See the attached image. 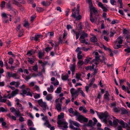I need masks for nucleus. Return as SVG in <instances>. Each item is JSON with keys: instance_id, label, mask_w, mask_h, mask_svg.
Wrapping results in <instances>:
<instances>
[{"instance_id": "f257e3e1", "label": "nucleus", "mask_w": 130, "mask_h": 130, "mask_svg": "<svg viewBox=\"0 0 130 130\" xmlns=\"http://www.w3.org/2000/svg\"><path fill=\"white\" fill-rule=\"evenodd\" d=\"M58 126L63 130H67L68 123L64 120H58L57 122Z\"/></svg>"}, {"instance_id": "f03ea898", "label": "nucleus", "mask_w": 130, "mask_h": 130, "mask_svg": "<svg viewBox=\"0 0 130 130\" xmlns=\"http://www.w3.org/2000/svg\"><path fill=\"white\" fill-rule=\"evenodd\" d=\"M93 53L95 54V58L94 59H93L90 62V64H91L94 63L96 65L99 64L100 56L99 55V53L98 52H94Z\"/></svg>"}, {"instance_id": "7ed1b4c3", "label": "nucleus", "mask_w": 130, "mask_h": 130, "mask_svg": "<svg viewBox=\"0 0 130 130\" xmlns=\"http://www.w3.org/2000/svg\"><path fill=\"white\" fill-rule=\"evenodd\" d=\"M87 34L85 33L84 31H83L82 32V34L80 36L79 39V40L80 42L83 43H85L86 44H87L88 43L86 41L85 38L87 37Z\"/></svg>"}, {"instance_id": "20e7f679", "label": "nucleus", "mask_w": 130, "mask_h": 130, "mask_svg": "<svg viewBox=\"0 0 130 130\" xmlns=\"http://www.w3.org/2000/svg\"><path fill=\"white\" fill-rule=\"evenodd\" d=\"M80 88H79L78 90H75L74 88H72L70 90L72 97H74L76 98L78 95L79 89H80Z\"/></svg>"}, {"instance_id": "39448f33", "label": "nucleus", "mask_w": 130, "mask_h": 130, "mask_svg": "<svg viewBox=\"0 0 130 130\" xmlns=\"http://www.w3.org/2000/svg\"><path fill=\"white\" fill-rule=\"evenodd\" d=\"M38 103L40 106L43 108L44 110H46L47 109H48V107L47 106L46 103L45 102H43L42 99L39 100Z\"/></svg>"}, {"instance_id": "423d86ee", "label": "nucleus", "mask_w": 130, "mask_h": 130, "mask_svg": "<svg viewBox=\"0 0 130 130\" xmlns=\"http://www.w3.org/2000/svg\"><path fill=\"white\" fill-rule=\"evenodd\" d=\"M6 76L9 78L13 77L15 79H18L19 77L17 76L16 73H11L9 72H7Z\"/></svg>"}, {"instance_id": "0eeeda50", "label": "nucleus", "mask_w": 130, "mask_h": 130, "mask_svg": "<svg viewBox=\"0 0 130 130\" xmlns=\"http://www.w3.org/2000/svg\"><path fill=\"white\" fill-rule=\"evenodd\" d=\"M77 120L80 122L82 123L83 122H87L88 121V118L85 117L82 115H79L77 117Z\"/></svg>"}, {"instance_id": "6e6552de", "label": "nucleus", "mask_w": 130, "mask_h": 130, "mask_svg": "<svg viewBox=\"0 0 130 130\" xmlns=\"http://www.w3.org/2000/svg\"><path fill=\"white\" fill-rule=\"evenodd\" d=\"M70 124L69 127L71 129L73 128L74 127L73 125L77 127H79L80 126V125L79 123L75 121L70 120Z\"/></svg>"}, {"instance_id": "1a4fd4ad", "label": "nucleus", "mask_w": 130, "mask_h": 130, "mask_svg": "<svg viewBox=\"0 0 130 130\" xmlns=\"http://www.w3.org/2000/svg\"><path fill=\"white\" fill-rule=\"evenodd\" d=\"M119 124L121 125H120L122 128H126L129 127L128 124L121 119L120 120Z\"/></svg>"}, {"instance_id": "9d476101", "label": "nucleus", "mask_w": 130, "mask_h": 130, "mask_svg": "<svg viewBox=\"0 0 130 130\" xmlns=\"http://www.w3.org/2000/svg\"><path fill=\"white\" fill-rule=\"evenodd\" d=\"M99 117L100 119H102L103 121L106 123H107V118L108 116V115L106 114L103 113L100 115H99Z\"/></svg>"}, {"instance_id": "9b49d317", "label": "nucleus", "mask_w": 130, "mask_h": 130, "mask_svg": "<svg viewBox=\"0 0 130 130\" xmlns=\"http://www.w3.org/2000/svg\"><path fill=\"white\" fill-rule=\"evenodd\" d=\"M79 15V11L78 10H75V8H74L72 10V14L71 16L74 18H75L76 17Z\"/></svg>"}, {"instance_id": "f8f14e48", "label": "nucleus", "mask_w": 130, "mask_h": 130, "mask_svg": "<svg viewBox=\"0 0 130 130\" xmlns=\"http://www.w3.org/2000/svg\"><path fill=\"white\" fill-rule=\"evenodd\" d=\"M44 125L46 126L47 127L50 128L51 130H54L55 128L54 126L51 127V125L49 123L48 120H47L43 124Z\"/></svg>"}, {"instance_id": "ddd939ff", "label": "nucleus", "mask_w": 130, "mask_h": 130, "mask_svg": "<svg viewBox=\"0 0 130 130\" xmlns=\"http://www.w3.org/2000/svg\"><path fill=\"white\" fill-rule=\"evenodd\" d=\"M98 5L99 7L102 9L103 11L106 12L107 10H108L106 7L105 6L101 3L99 2Z\"/></svg>"}, {"instance_id": "4468645a", "label": "nucleus", "mask_w": 130, "mask_h": 130, "mask_svg": "<svg viewBox=\"0 0 130 130\" xmlns=\"http://www.w3.org/2000/svg\"><path fill=\"white\" fill-rule=\"evenodd\" d=\"M17 107L18 108V110H20L21 112H23L24 109V107L22 106V104L19 103H17Z\"/></svg>"}, {"instance_id": "2eb2a0df", "label": "nucleus", "mask_w": 130, "mask_h": 130, "mask_svg": "<svg viewBox=\"0 0 130 130\" xmlns=\"http://www.w3.org/2000/svg\"><path fill=\"white\" fill-rule=\"evenodd\" d=\"M91 35L92 37L91 38L90 40L91 42L95 43L97 42V39L96 37L92 34H91Z\"/></svg>"}, {"instance_id": "dca6fc26", "label": "nucleus", "mask_w": 130, "mask_h": 130, "mask_svg": "<svg viewBox=\"0 0 130 130\" xmlns=\"http://www.w3.org/2000/svg\"><path fill=\"white\" fill-rule=\"evenodd\" d=\"M121 111V113L122 114H128L130 113V112L126 110L125 108H121L120 111Z\"/></svg>"}, {"instance_id": "f3484780", "label": "nucleus", "mask_w": 130, "mask_h": 130, "mask_svg": "<svg viewBox=\"0 0 130 130\" xmlns=\"http://www.w3.org/2000/svg\"><path fill=\"white\" fill-rule=\"evenodd\" d=\"M9 96V95L8 94L7 95H4L3 97L0 100V102L3 103L5 102L7 100V99L8 98V97Z\"/></svg>"}, {"instance_id": "a211bd4d", "label": "nucleus", "mask_w": 130, "mask_h": 130, "mask_svg": "<svg viewBox=\"0 0 130 130\" xmlns=\"http://www.w3.org/2000/svg\"><path fill=\"white\" fill-rule=\"evenodd\" d=\"M75 63L73 64H71L70 66V69L72 73V74L73 75L75 72Z\"/></svg>"}, {"instance_id": "6ab92c4d", "label": "nucleus", "mask_w": 130, "mask_h": 130, "mask_svg": "<svg viewBox=\"0 0 130 130\" xmlns=\"http://www.w3.org/2000/svg\"><path fill=\"white\" fill-rule=\"evenodd\" d=\"M7 115L12 120L15 121L17 120L16 117L12 115L11 113L8 114Z\"/></svg>"}, {"instance_id": "aec40b11", "label": "nucleus", "mask_w": 130, "mask_h": 130, "mask_svg": "<svg viewBox=\"0 0 130 130\" xmlns=\"http://www.w3.org/2000/svg\"><path fill=\"white\" fill-rule=\"evenodd\" d=\"M72 31L73 33V35L75 34L76 36V39H77L79 38L80 35V32H76L74 29L72 30Z\"/></svg>"}, {"instance_id": "412c9836", "label": "nucleus", "mask_w": 130, "mask_h": 130, "mask_svg": "<svg viewBox=\"0 0 130 130\" xmlns=\"http://www.w3.org/2000/svg\"><path fill=\"white\" fill-rule=\"evenodd\" d=\"M112 118L113 119V123L114 125H117L118 123H119L120 121V120L116 119L114 116H112Z\"/></svg>"}, {"instance_id": "4be33fe9", "label": "nucleus", "mask_w": 130, "mask_h": 130, "mask_svg": "<svg viewBox=\"0 0 130 130\" xmlns=\"http://www.w3.org/2000/svg\"><path fill=\"white\" fill-rule=\"evenodd\" d=\"M61 103H58L57 104L56 106V108L58 112L61 111Z\"/></svg>"}, {"instance_id": "5701e85b", "label": "nucleus", "mask_w": 130, "mask_h": 130, "mask_svg": "<svg viewBox=\"0 0 130 130\" xmlns=\"http://www.w3.org/2000/svg\"><path fill=\"white\" fill-rule=\"evenodd\" d=\"M109 93L108 91H106V94H104V99H106L107 101H108L109 100Z\"/></svg>"}, {"instance_id": "b1692460", "label": "nucleus", "mask_w": 130, "mask_h": 130, "mask_svg": "<svg viewBox=\"0 0 130 130\" xmlns=\"http://www.w3.org/2000/svg\"><path fill=\"white\" fill-rule=\"evenodd\" d=\"M84 60V64H87L90 61V60L92 59V57H87Z\"/></svg>"}, {"instance_id": "393cba45", "label": "nucleus", "mask_w": 130, "mask_h": 130, "mask_svg": "<svg viewBox=\"0 0 130 130\" xmlns=\"http://www.w3.org/2000/svg\"><path fill=\"white\" fill-rule=\"evenodd\" d=\"M42 4L45 6H48L51 4V3L48 1H43L41 2Z\"/></svg>"}, {"instance_id": "a878e982", "label": "nucleus", "mask_w": 130, "mask_h": 130, "mask_svg": "<svg viewBox=\"0 0 130 130\" xmlns=\"http://www.w3.org/2000/svg\"><path fill=\"white\" fill-rule=\"evenodd\" d=\"M101 19L99 16H98L97 17H96V19L95 20V22H96V23L98 25H99L100 22H101L102 23H104V21H101Z\"/></svg>"}, {"instance_id": "bb28decb", "label": "nucleus", "mask_w": 130, "mask_h": 130, "mask_svg": "<svg viewBox=\"0 0 130 130\" xmlns=\"http://www.w3.org/2000/svg\"><path fill=\"white\" fill-rule=\"evenodd\" d=\"M113 111L116 112H119L120 111L121 108L114 106L112 107Z\"/></svg>"}, {"instance_id": "cd10ccee", "label": "nucleus", "mask_w": 130, "mask_h": 130, "mask_svg": "<svg viewBox=\"0 0 130 130\" xmlns=\"http://www.w3.org/2000/svg\"><path fill=\"white\" fill-rule=\"evenodd\" d=\"M20 111L19 110H16L14 112V115L16 117H20L22 115Z\"/></svg>"}, {"instance_id": "c85d7f7f", "label": "nucleus", "mask_w": 130, "mask_h": 130, "mask_svg": "<svg viewBox=\"0 0 130 130\" xmlns=\"http://www.w3.org/2000/svg\"><path fill=\"white\" fill-rule=\"evenodd\" d=\"M53 98V96L51 94H49L46 96L45 97L46 99L48 101H51Z\"/></svg>"}, {"instance_id": "c756f323", "label": "nucleus", "mask_w": 130, "mask_h": 130, "mask_svg": "<svg viewBox=\"0 0 130 130\" xmlns=\"http://www.w3.org/2000/svg\"><path fill=\"white\" fill-rule=\"evenodd\" d=\"M45 53L44 52H42L40 51H39L38 54V57L40 59H41L42 57L44 56Z\"/></svg>"}, {"instance_id": "7c9ffc66", "label": "nucleus", "mask_w": 130, "mask_h": 130, "mask_svg": "<svg viewBox=\"0 0 130 130\" xmlns=\"http://www.w3.org/2000/svg\"><path fill=\"white\" fill-rule=\"evenodd\" d=\"M35 59L34 57L33 58H28V61L31 64H32L34 62Z\"/></svg>"}, {"instance_id": "2f4dec72", "label": "nucleus", "mask_w": 130, "mask_h": 130, "mask_svg": "<svg viewBox=\"0 0 130 130\" xmlns=\"http://www.w3.org/2000/svg\"><path fill=\"white\" fill-rule=\"evenodd\" d=\"M47 90L48 92L50 93H52L54 91L53 86L52 85L50 86V87L48 88L47 89Z\"/></svg>"}, {"instance_id": "473e14b6", "label": "nucleus", "mask_w": 130, "mask_h": 130, "mask_svg": "<svg viewBox=\"0 0 130 130\" xmlns=\"http://www.w3.org/2000/svg\"><path fill=\"white\" fill-rule=\"evenodd\" d=\"M69 75L68 74H66L65 75H61V78L62 79L64 80H67L69 77Z\"/></svg>"}, {"instance_id": "72a5a7b5", "label": "nucleus", "mask_w": 130, "mask_h": 130, "mask_svg": "<svg viewBox=\"0 0 130 130\" xmlns=\"http://www.w3.org/2000/svg\"><path fill=\"white\" fill-rule=\"evenodd\" d=\"M123 38V37L120 36L118 37L117 39V41L118 43L122 44V43Z\"/></svg>"}, {"instance_id": "f704fd0d", "label": "nucleus", "mask_w": 130, "mask_h": 130, "mask_svg": "<svg viewBox=\"0 0 130 130\" xmlns=\"http://www.w3.org/2000/svg\"><path fill=\"white\" fill-rule=\"evenodd\" d=\"M19 90L18 89H16L15 90L12 91L11 93V94L13 96H15L17 94H18L19 92Z\"/></svg>"}, {"instance_id": "c9c22d12", "label": "nucleus", "mask_w": 130, "mask_h": 130, "mask_svg": "<svg viewBox=\"0 0 130 130\" xmlns=\"http://www.w3.org/2000/svg\"><path fill=\"white\" fill-rule=\"evenodd\" d=\"M27 91V93L26 94L27 95L30 96H32V94L33 93L32 92H30V89L28 88H27L26 89Z\"/></svg>"}, {"instance_id": "e433bc0d", "label": "nucleus", "mask_w": 130, "mask_h": 130, "mask_svg": "<svg viewBox=\"0 0 130 130\" xmlns=\"http://www.w3.org/2000/svg\"><path fill=\"white\" fill-rule=\"evenodd\" d=\"M92 86V85L89 84L88 85L85 87V91L87 93H88L89 91L90 90L89 89V88L91 87Z\"/></svg>"}, {"instance_id": "4c0bfd02", "label": "nucleus", "mask_w": 130, "mask_h": 130, "mask_svg": "<svg viewBox=\"0 0 130 130\" xmlns=\"http://www.w3.org/2000/svg\"><path fill=\"white\" fill-rule=\"evenodd\" d=\"M84 64V62L83 60H79L77 63L78 66L79 67H80L81 66L83 65Z\"/></svg>"}, {"instance_id": "58836bf2", "label": "nucleus", "mask_w": 130, "mask_h": 130, "mask_svg": "<svg viewBox=\"0 0 130 130\" xmlns=\"http://www.w3.org/2000/svg\"><path fill=\"white\" fill-rule=\"evenodd\" d=\"M15 2V4H16L19 2L21 3H25L24 1L23 0H13Z\"/></svg>"}, {"instance_id": "ea45409f", "label": "nucleus", "mask_w": 130, "mask_h": 130, "mask_svg": "<svg viewBox=\"0 0 130 130\" xmlns=\"http://www.w3.org/2000/svg\"><path fill=\"white\" fill-rule=\"evenodd\" d=\"M7 111V109L6 108H4L3 107H0V112H6Z\"/></svg>"}, {"instance_id": "a19ab883", "label": "nucleus", "mask_w": 130, "mask_h": 130, "mask_svg": "<svg viewBox=\"0 0 130 130\" xmlns=\"http://www.w3.org/2000/svg\"><path fill=\"white\" fill-rule=\"evenodd\" d=\"M27 125L29 126H31L34 125V124L32 121L30 120H27Z\"/></svg>"}, {"instance_id": "79ce46f5", "label": "nucleus", "mask_w": 130, "mask_h": 130, "mask_svg": "<svg viewBox=\"0 0 130 130\" xmlns=\"http://www.w3.org/2000/svg\"><path fill=\"white\" fill-rule=\"evenodd\" d=\"M5 2L4 1H3L1 2V9L2 10L5 7Z\"/></svg>"}, {"instance_id": "37998d69", "label": "nucleus", "mask_w": 130, "mask_h": 130, "mask_svg": "<svg viewBox=\"0 0 130 130\" xmlns=\"http://www.w3.org/2000/svg\"><path fill=\"white\" fill-rule=\"evenodd\" d=\"M64 117V114L63 113H61L60 115H59L58 117V119H60L63 118Z\"/></svg>"}, {"instance_id": "c03bdc74", "label": "nucleus", "mask_w": 130, "mask_h": 130, "mask_svg": "<svg viewBox=\"0 0 130 130\" xmlns=\"http://www.w3.org/2000/svg\"><path fill=\"white\" fill-rule=\"evenodd\" d=\"M81 76V74L80 73H76V78L78 80L80 78Z\"/></svg>"}, {"instance_id": "a18cd8bd", "label": "nucleus", "mask_w": 130, "mask_h": 130, "mask_svg": "<svg viewBox=\"0 0 130 130\" xmlns=\"http://www.w3.org/2000/svg\"><path fill=\"white\" fill-rule=\"evenodd\" d=\"M90 20L91 22L92 23H94L95 21V20L92 17V14L91 12L90 13Z\"/></svg>"}, {"instance_id": "49530a36", "label": "nucleus", "mask_w": 130, "mask_h": 130, "mask_svg": "<svg viewBox=\"0 0 130 130\" xmlns=\"http://www.w3.org/2000/svg\"><path fill=\"white\" fill-rule=\"evenodd\" d=\"M61 88L60 87H59L57 88L56 90L55 91V93H59L61 92Z\"/></svg>"}, {"instance_id": "de8ad7c7", "label": "nucleus", "mask_w": 130, "mask_h": 130, "mask_svg": "<svg viewBox=\"0 0 130 130\" xmlns=\"http://www.w3.org/2000/svg\"><path fill=\"white\" fill-rule=\"evenodd\" d=\"M41 36V35H35L34 40L36 41H38L39 38H40Z\"/></svg>"}, {"instance_id": "09e8293b", "label": "nucleus", "mask_w": 130, "mask_h": 130, "mask_svg": "<svg viewBox=\"0 0 130 130\" xmlns=\"http://www.w3.org/2000/svg\"><path fill=\"white\" fill-rule=\"evenodd\" d=\"M130 32L128 30L124 29L123 30V33L124 34V36L125 35H126L130 33Z\"/></svg>"}, {"instance_id": "8fccbe9b", "label": "nucleus", "mask_w": 130, "mask_h": 130, "mask_svg": "<svg viewBox=\"0 0 130 130\" xmlns=\"http://www.w3.org/2000/svg\"><path fill=\"white\" fill-rule=\"evenodd\" d=\"M21 92H22L21 93V94L22 95L24 94H27L28 92L26 89V90L24 89L23 90L21 91Z\"/></svg>"}, {"instance_id": "3c124183", "label": "nucleus", "mask_w": 130, "mask_h": 130, "mask_svg": "<svg viewBox=\"0 0 130 130\" xmlns=\"http://www.w3.org/2000/svg\"><path fill=\"white\" fill-rule=\"evenodd\" d=\"M38 69V67L37 64L35 65L33 67V70L35 71H37Z\"/></svg>"}, {"instance_id": "603ef678", "label": "nucleus", "mask_w": 130, "mask_h": 130, "mask_svg": "<svg viewBox=\"0 0 130 130\" xmlns=\"http://www.w3.org/2000/svg\"><path fill=\"white\" fill-rule=\"evenodd\" d=\"M7 7L8 9L11 10L12 9V7H11V4L10 3H8L7 5Z\"/></svg>"}, {"instance_id": "864d4df0", "label": "nucleus", "mask_w": 130, "mask_h": 130, "mask_svg": "<svg viewBox=\"0 0 130 130\" xmlns=\"http://www.w3.org/2000/svg\"><path fill=\"white\" fill-rule=\"evenodd\" d=\"M34 96L35 99H38L40 98V95L39 94H37L36 95H34Z\"/></svg>"}, {"instance_id": "5fc2aeb1", "label": "nucleus", "mask_w": 130, "mask_h": 130, "mask_svg": "<svg viewBox=\"0 0 130 130\" xmlns=\"http://www.w3.org/2000/svg\"><path fill=\"white\" fill-rule=\"evenodd\" d=\"M80 93H81L83 97H85V94L82 90L79 89V91Z\"/></svg>"}, {"instance_id": "6e6d98bb", "label": "nucleus", "mask_w": 130, "mask_h": 130, "mask_svg": "<svg viewBox=\"0 0 130 130\" xmlns=\"http://www.w3.org/2000/svg\"><path fill=\"white\" fill-rule=\"evenodd\" d=\"M52 48V47H47L45 48V51L48 52L50 51Z\"/></svg>"}, {"instance_id": "4d7b16f0", "label": "nucleus", "mask_w": 130, "mask_h": 130, "mask_svg": "<svg viewBox=\"0 0 130 130\" xmlns=\"http://www.w3.org/2000/svg\"><path fill=\"white\" fill-rule=\"evenodd\" d=\"M82 18V17L80 15H78L76 17H75V18L76 19V20H80Z\"/></svg>"}, {"instance_id": "13d9d810", "label": "nucleus", "mask_w": 130, "mask_h": 130, "mask_svg": "<svg viewBox=\"0 0 130 130\" xmlns=\"http://www.w3.org/2000/svg\"><path fill=\"white\" fill-rule=\"evenodd\" d=\"M106 59L104 56L102 57V60H101L102 62H104L106 64V63L105 62V61L106 60Z\"/></svg>"}, {"instance_id": "bf43d9fd", "label": "nucleus", "mask_w": 130, "mask_h": 130, "mask_svg": "<svg viewBox=\"0 0 130 130\" xmlns=\"http://www.w3.org/2000/svg\"><path fill=\"white\" fill-rule=\"evenodd\" d=\"M37 10L38 11L41 12L43 11V9L40 7H37Z\"/></svg>"}, {"instance_id": "052dcab7", "label": "nucleus", "mask_w": 130, "mask_h": 130, "mask_svg": "<svg viewBox=\"0 0 130 130\" xmlns=\"http://www.w3.org/2000/svg\"><path fill=\"white\" fill-rule=\"evenodd\" d=\"M1 15L2 17L7 18V15L6 14L5 12L2 13L1 14Z\"/></svg>"}, {"instance_id": "680f3d73", "label": "nucleus", "mask_w": 130, "mask_h": 130, "mask_svg": "<svg viewBox=\"0 0 130 130\" xmlns=\"http://www.w3.org/2000/svg\"><path fill=\"white\" fill-rule=\"evenodd\" d=\"M86 1L89 3L90 6H92V3L91 0H86Z\"/></svg>"}, {"instance_id": "e2e57ef3", "label": "nucleus", "mask_w": 130, "mask_h": 130, "mask_svg": "<svg viewBox=\"0 0 130 130\" xmlns=\"http://www.w3.org/2000/svg\"><path fill=\"white\" fill-rule=\"evenodd\" d=\"M13 63V60L12 58H10L9 59L8 63L9 64H12Z\"/></svg>"}, {"instance_id": "0e129e2a", "label": "nucleus", "mask_w": 130, "mask_h": 130, "mask_svg": "<svg viewBox=\"0 0 130 130\" xmlns=\"http://www.w3.org/2000/svg\"><path fill=\"white\" fill-rule=\"evenodd\" d=\"M125 37V38L128 39L130 38V33L124 36Z\"/></svg>"}, {"instance_id": "69168bd1", "label": "nucleus", "mask_w": 130, "mask_h": 130, "mask_svg": "<svg viewBox=\"0 0 130 130\" xmlns=\"http://www.w3.org/2000/svg\"><path fill=\"white\" fill-rule=\"evenodd\" d=\"M74 115L75 116H76L78 117V116H79L80 114L77 111H75V112H73V113Z\"/></svg>"}, {"instance_id": "338daca9", "label": "nucleus", "mask_w": 130, "mask_h": 130, "mask_svg": "<svg viewBox=\"0 0 130 130\" xmlns=\"http://www.w3.org/2000/svg\"><path fill=\"white\" fill-rule=\"evenodd\" d=\"M90 48H86L85 47H82V49L84 51H88V50H89Z\"/></svg>"}, {"instance_id": "774afa93", "label": "nucleus", "mask_w": 130, "mask_h": 130, "mask_svg": "<svg viewBox=\"0 0 130 130\" xmlns=\"http://www.w3.org/2000/svg\"><path fill=\"white\" fill-rule=\"evenodd\" d=\"M10 110L12 112H15L16 110L13 107H12L10 109Z\"/></svg>"}]
</instances>
